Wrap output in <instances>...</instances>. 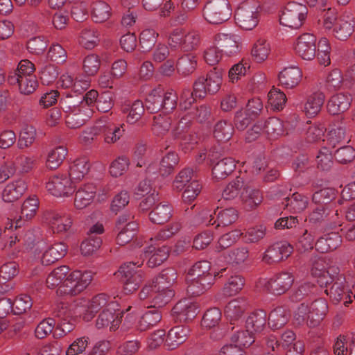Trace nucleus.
<instances>
[{
    "instance_id": "nucleus-4",
    "label": "nucleus",
    "mask_w": 355,
    "mask_h": 355,
    "mask_svg": "<svg viewBox=\"0 0 355 355\" xmlns=\"http://www.w3.org/2000/svg\"><path fill=\"white\" fill-rule=\"evenodd\" d=\"M258 5L254 0L241 2L234 12L236 24L243 30L250 31L259 23Z\"/></svg>"
},
{
    "instance_id": "nucleus-32",
    "label": "nucleus",
    "mask_w": 355,
    "mask_h": 355,
    "mask_svg": "<svg viewBox=\"0 0 355 355\" xmlns=\"http://www.w3.org/2000/svg\"><path fill=\"white\" fill-rule=\"evenodd\" d=\"M236 168L235 161L232 157H225L211 166L214 178L217 180H224Z\"/></svg>"
},
{
    "instance_id": "nucleus-13",
    "label": "nucleus",
    "mask_w": 355,
    "mask_h": 355,
    "mask_svg": "<svg viewBox=\"0 0 355 355\" xmlns=\"http://www.w3.org/2000/svg\"><path fill=\"white\" fill-rule=\"evenodd\" d=\"M345 283V277L343 275H340V276L337 277L336 282H334L331 288L324 291V293L329 296L334 304H338L344 299L345 300L344 302L345 306L352 302L351 296Z\"/></svg>"
},
{
    "instance_id": "nucleus-49",
    "label": "nucleus",
    "mask_w": 355,
    "mask_h": 355,
    "mask_svg": "<svg viewBox=\"0 0 355 355\" xmlns=\"http://www.w3.org/2000/svg\"><path fill=\"white\" fill-rule=\"evenodd\" d=\"M67 154V150L64 146H60L55 148L49 153L46 162V167L51 170L58 168L62 163Z\"/></svg>"
},
{
    "instance_id": "nucleus-62",
    "label": "nucleus",
    "mask_w": 355,
    "mask_h": 355,
    "mask_svg": "<svg viewBox=\"0 0 355 355\" xmlns=\"http://www.w3.org/2000/svg\"><path fill=\"white\" fill-rule=\"evenodd\" d=\"M316 235H318V234L311 233L306 228L303 234L297 239L296 246L298 251L304 252L312 250L315 247V237Z\"/></svg>"
},
{
    "instance_id": "nucleus-29",
    "label": "nucleus",
    "mask_w": 355,
    "mask_h": 355,
    "mask_svg": "<svg viewBox=\"0 0 355 355\" xmlns=\"http://www.w3.org/2000/svg\"><path fill=\"white\" fill-rule=\"evenodd\" d=\"M245 311V304L243 301L239 300H231L225 308V314L230 320L231 330L235 328V324L239 322Z\"/></svg>"
},
{
    "instance_id": "nucleus-25",
    "label": "nucleus",
    "mask_w": 355,
    "mask_h": 355,
    "mask_svg": "<svg viewBox=\"0 0 355 355\" xmlns=\"http://www.w3.org/2000/svg\"><path fill=\"white\" fill-rule=\"evenodd\" d=\"M355 22L340 17L338 21L330 31L332 35L340 41H347L354 33Z\"/></svg>"
},
{
    "instance_id": "nucleus-23",
    "label": "nucleus",
    "mask_w": 355,
    "mask_h": 355,
    "mask_svg": "<svg viewBox=\"0 0 355 355\" xmlns=\"http://www.w3.org/2000/svg\"><path fill=\"white\" fill-rule=\"evenodd\" d=\"M342 243L341 236L338 232H330L320 236L315 244L320 253H327L336 250Z\"/></svg>"
},
{
    "instance_id": "nucleus-15",
    "label": "nucleus",
    "mask_w": 355,
    "mask_h": 355,
    "mask_svg": "<svg viewBox=\"0 0 355 355\" xmlns=\"http://www.w3.org/2000/svg\"><path fill=\"white\" fill-rule=\"evenodd\" d=\"M170 248L166 245H150L144 250V256L148 258L147 265L149 268H153L161 265L165 261L169 255Z\"/></svg>"
},
{
    "instance_id": "nucleus-54",
    "label": "nucleus",
    "mask_w": 355,
    "mask_h": 355,
    "mask_svg": "<svg viewBox=\"0 0 355 355\" xmlns=\"http://www.w3.org/2000/svg\"><path fill=\"white\" fill-rule=\"evenodd\" d=\"M98 36L97 31L85 28L81 31L79 42L86 49H92L100 41Z\"/></svg>"
},
{
    "instance_id": "nucleus-43",
    "label": "nucleus",
    "mask_w": 355,
    "mask_h": 355,
    "mask_svg": "<svg viewBox=\"0 0 355 355\" xmlns=\"http://www.w3.org/2000/svg\"><path fill=\"white\" fill-rule=\"evenodd\" d=\"M245 180L241 176H237L230 181L222 192L224 200H230L236 198L245 187Z\"/></svg>"
},
{
    "instance_id": "nucleus-59",
    "label": "nucleus",
    "mask_w": 355,
    "mask_h": 355,
    "mask_svg": "<svg viewBox=\"0 0 355 355\" xmlns=\"http://www.w3.org/2000/svg\"><path fill=\"white\" fill-rule=\"evenodd\" d=\"M194 171L193 168H185L180 171L176 175L175 180L173 182V187L174 190L180 191L193 180Z\"/></svg>"
},
{
    "instance_id": "nucleus-45",
    "label": "nucleus",
    "mask_w": 355,
    "mask_h": 355,
    "mask_svg": "<svg viewBox=\"0 0 355 355\" xmlns=\"http://www.w3.org/2000/svg\"><path fill=\"white\" fill-rule=\"evenodd\" d=\"M162 88L158 87L153 89L147 96L145 101V107L148 112L154 114L159 111L162 112Z\"/></svg>"
},
{
    "instance_id": "nucleus-51",
    "label": "nucleus",
    "mask_w": 355,
    "mask_h": 355,
    "mask_svg": "<svg viewBox=\"0 0 355 355\" xmlns=\"http://www.w3.org/2000/svg\"><path fill=\"white\" fill-rule=\"evenodd\" d=\"M244 285L245 279L241 275L231 276L223 286V294L229 297L235 295L242 290Z\"/></svg>"
},
{
    "instance_id": "nucleus-53",
    "label": "nucleus",
    "mask_w": 355,
    "mask_h": 355,
    "mask_svg": "<svg viewBox=\"0 0 355 355\" xmlns=\"http://www.w3.org/2000/svg\"><path fill=\"white\" fill-rule=\"evenodd\" d=\"M218 272L211 270V263L207 260L196 262L188 270L187 275L193 277H204L205 275H215Z\"/></svg>"
},
{
    "instance_id": "nucleus-40",
    "label": "nucleus",
    "mask_w": 355,
    "mask_h": 355,
    "mask_svg": "<svg viewBox=\"0 0 355 355\" xmlns=\"http://www.w3.org/2000/svg\"><path fill=\"white\" fill-rule=\"evenodd\" d=\"M179 157L175 151H168L164 155L159 163V173L163 177H167L173 173L179 163Z\"/></svg>"
},
{
    "instance_id": "nucleus-42",
    "label": "nucleus",
    "mask_w": 355,
    "mask_h": 355,
    "mask_svg": "<svg viewBox=\"0 0 355 355\" xmlns=\"http://www.w3.org/2000/svg\"><path fill=\"white\" fill-rule=\"evenodd\" d=\"M320 19H318V24L328 31H330L336 23L338 21L339 17L337 10L334 7L320 8Z\"/></svg>"
},
{
    "instance_id": "nucleus-26",
    "label": "nucleus",
    "mask_w": 355,
    "mask_h": 355,
    "mask_svg": "<svg viewBox=\"0 0 355 355\" xmlns=\"http://www.w3.org/2000/svg\"><path fill=\"white\" fill-rule=\"evenodd\" d=\"M173 209L168 202H159L149 213V219L154 223L162 225L167 223L173 216Z\"/></svg>"
},
{
    "instance_id": "nucleus-63",
    "label": "nucleus",
    "mask_w": 355,
    "mask_h": 355,
    "mask_svg": "<svg viewBox=\"0 0 355 355\" xmlns=\"http://www.w3.org/2000/svg\"><path fill=\"white\" fill-rule=\"evenodd\" d=\"M53 315L58 318V322H71V320L76 322L77 319L73 315L72 311L69 309L67 304L60 302L56 304L53 311Z\"/></svg>"
},
{
    "instance_id": "nucleus-18",
    "label": "nucleus",
    "mask_w": 355,
    "mask_h": 355,
    "mask_svg": "<svg viewBox=\"0 0 355 355\" xmlns=\"http://www.w3.org/2000/svg\"><path fill=\"white\" fill-rule=\"evenodd\" d=\"M326 208L323 207H316L309 214L306 220V228L311 233L319 234L325 230L327 223L325 220Z\"/></svg>"
},
{
    "instance_id": "nucleus-21",
    "label": "nucleus",
    "mask_w": 355,
    "mask_h": 355,
    "mask_svg": "<svg viewBox=\"0 0 355 355\" xmlns=\"http://www.w3.org/2000/svg\"><path fill=\"white\" fill-rule=\"evenodd\" d=\"M96 188L92 183H87L80 186L77 190L74 205L78 209H82L89 205L96 195Z\"/></svg>"
},
{
    "instance_id": "nucleus-44",
    "label": "nucleus",
    "mask_w": 355,
    "mask_h": 355,
    "mask_svg": "<svg viewBox=\"0 0 355 355\" xmlns=\"http://www.w3.org/2000/svg\"><path fill=\"white\" fill-rule=\"evenodd\" d=\"M334 355H355V337L353 336L349 342L347 336L340 335L334 345Z\"/></svg>"
},
{
    "instance_id": "nucleus-56",
    "label": "nucleus",
    "mask_w": 355,
    "mask_h": 355,
    "mask_svg": "<svg viewBox=\"0 0 355 355\" xmlns=\"http://www.w3.org/2000/svg\"><path fill=\"white\" fill-rule=\"evenodd\" d=\"M317 59L321 65L328 66L331 63V46L327 38L322 37L316 45Z\"/></svg>"
},
{
    "instance_id": "nucleus-17",
    "label": "nucleus",
    "mask_w": 355,
    "mask_h": 355,
    "mask_svg": "<svg viewBox=\"0 0 355 355\" xmlns=\"http://www.w3.org/2000/svg\"><path fill=\"white\" fill-rule=\"evenodd\" d=\"M352 98L347 93H338L333 95L327 102V108L331 115H340L350 107Z\"/></svg>"
},
{
    "instance_id": "nucleus-57",
    "label": "nucleus",
    "mask_w": 355,
    "mask_h": 355,
    "mask_svg": "<svg viewBox=\"0 0 355 355\" xmlns=\"http://www.w3.org/2000/svg\"><path fill=\"white\" fill-rule=\"evenodd\" d=\"M145 112V106L140 100H137L130 106L123 108V112H128L127 122L131 124L135 123L141 119Z\"/></svg>"
},
{
    "instance_id": "nucleus-58",
    "label": "nucleus",
    "mask_w": 355,
    "mask_h": 355,
    "mask_svg": "<svg viewBox=\"0 0 355 355\" xmlns=\"http://www.w3.org/2000/svg\"><path fill=\"white\" fill-rule=\"evenodd\" d=\"M221 316V311L218 308H210L204 313L201 324L207 329L215 328L219 324Z\"/></svg>"
},
{
    "instance_id": "nucleus-60",
    "label": "nucleus",
    "mask_w": 355,
    "mask_h": 355,
    "mask_svg": "<svg viewBox=\"0 0 355 355\" xmlns=\"http://www.w3.org/2000/svg\"><path fill=\"white\" fill-rule=\"evenodd\" d=\"M162 112L164 114L173 112L178 105V97L176 92L173 89L164 91L162 89Z\"/></svg>"
},
{
    "instance_id": "nucleus-8",
    "label": "nucleus",
    "mask_w": 355,
    "mask_h": 355,
    "mask_svg": "<svg viewBox=\"0 0 355 355\" xmlns=\"http://www.w3.org/2000/svg\"><path fill=\"white\" fill-rule=\"evenodd\" d=\"M294 280V276L291 272H282L270 278L265 284V288L272 294L281 295L291 288Z\"/></svg>"
},
{
    "instance_id": "nucleus-19",
    "label": "nucleus",
    "mask_w": 355,
    "mask_h": 355,
    "mask_svg": "<svg viewBox=\"0 0 355 355\" xmlns=\"http://www.w3.org/2000/svg\"><path fill=\"white\" fill-rule=\"evenodd\" d=\"M100 135H102L105 142L114 144L123 135L125 130L124 124H115L110 121L98 123Z\"/></svg>"
},
{
    "instance_id": "nucleus-39",
    "label": "nucleus",
    "mask_w": 355,
    "mask_h": 355,
    "mask_svg": "<svg viewBox=\"0 0 355 355\" xmlns=\"http://www.w3.org/2000/svg\"><path fill=\"white\" fill-rule=\"evenodd\" d=\"M308 202L306 196L296 192L291 198H284L283 205L290 212L300 213L306 208Z\"/></svg>"
},
{
    "instance_id": "nucleus-2",
    "label": "nucleus",
    "mask_w": 355,
    "mask_h": 355,
    "mask_svg": "<svg viewBox=\"0 0 355 355\" xmlns=\"http://www.w3.org/2000/svg\"><path fill=\"white\" fill-rule=\"evenodd\" d=\"M114 275L123 285V291L127 295L136 291L144 281V272L137 270L134 263L121 265Z\"/></svg>"
},
{
    "instance_id": "nucleus-12",
    "label": "nucleus",
    "mask_w": 355,
    "mask_h": 355,
    "mask_svg": "<svg viewBox=\"0 0 355 355\" xmlns=\"http://www.w3.org/2000/svg\"><path fill=\"white\" fill-rule=\"evenodd\" d=\"M307 325L310 327L318 326L328 312V304L322 297L315 300L308 309Z\"/></svg>"
},
{
    "instance_id": "nucleus-50",
    "label": "nucleus",
    "mask_w": 355,
    "mask_h": 355,
    "mask_svg": "<svg viewBox=\"0 0 355 355\" xmlns=\"http://www.w3.org/2000/svg\"><path fill=\"white\" fill-rule=\"evenodd\" d=\"M12 313L15 315L26 313L33 306V300L30 295L21 294L14 301L11 300Z\"/></svg>"
},
{
    "instance_id": "nucleus-1",
    "label": "nucleus",
    "mask_w": 355,
    "mask_h": 355,
    "mask_svg": "<svg viewBox=\"0 0 355 355\" xmlns=\"http://www.w3.org/2000/svg\"><path fill=\"white\" fill-rule=\"evenodd\" d=\"M223 70L214 67L205 76H200L193 83V94L198 98H204L207 94H216L222 85Z\"/></svg>"
},
{
    "instance_id": "nucleus-37",
    "label": "nucleus",
    "mask_w": 355,
    "mask_h": 355,
    "mask_svg": "<svg viewBox=\"0 0 355 355\" xmlns=\"http://www.w3.org/2000/svg\"><path fill=\"white\" fill-rule=\"evenodd\" d=\"M90 164L87 157L76 159L70 166L69 176L74 182L82 180L87 174Z\"/></svg>"
},
{
    "instance_id": "nucleus-5",
    "label": "nucleus",
    "mask_w": 355,
    "mask_h": 355,
    "mask_svg": "<svg viewBox=\"0 0 355 355\" xmlns=\"http://www.w3.org/2000/svg\"><path fill=\"white\" fill-rule=\"evenodd\" d=\"M307 14L308 9L306 5L290 1L281 11L279 23L291 28H299L302 26Z\"/></svg>"
},
{
    "instance_id": "nucleus-22",
    "label": "nucleus",
    "mask_w": 355,
    "mask_h": 355,
    "mask_svg": "<svg viewBox=\"0 0 355 355\" xmlns=\"http://www.w3.org/2000/svg\"><path fill=\"white\" fill-rule=\"evenodd\" d=\"M189 331V329L184 325H178L171 328L165 339V345L168 349H175L184 343L187 339Z\"/></svg>"
},
{
    "instance_id": "nucleus-28",
    "label": "nucleus",
    "mask_w": 355,
    "mask_h": 355,
    "mask_svg": "<svg viewBox=\"0 0 355 355\" xmlns=\"http://www.w3.org/2000/svg\"><path fill=\"white\" fill-rule=\"evenodd\" d=\"M68 246L63 242L55 243L43 253L41 261L44 266H49L62 259L67 254Z\"/></svg>"
},
{
    "instance_id": "nucleus-27",
    "label": "nucleus",
    "mask_w": 355,
    "mask_h": 355,
    "mask_svg": "<svg viewBox=\"0 0 355 355\" xmlns=\"http://www.w3.org/2000/svg\"><path fill=\"white\" fill-rule=\"evenodd\" d=\"M46 220L53 225L58 233L68 231L72 225V220L69 215L62 214L53 210H49L44 213Z\"/></svg>"
},
{
    "instance_id": "nucleus-16",
    "label": "nucleus",
    "mask_w": 355,
    "mask_h": 355,
    "mask_svg": "<svg viewBox=\"0 0 355 355\" xmlns=\"http://www.w3.org/2000/svg\"><path fill=\"white\" fill-rule=\"evenodd\" d=\"M80 277L79 270H74L68 274L62 284L57 288L59 295L75 296L83 291L85 286L80 285L78 278Z\"/></svg>"
},
{
    "instance_id": "nucleus-64",
    "label": "nucleus",
    "mask_w": 355,
    "mask_h": 355,
    "mask_svg": "<svg viewBox=\"0 0 355 355\" xmlns=\"http://www.w3.org/2000/svg\"><path fill=\"white\" fill-rule=\"evenodd\" d=\"M269 52V44L263 40H258L252 47L251 55L256 62L260 63L266 60Z\"/></svg>"
},
{
    "instance_id": "nucleus-31",
    "label": "nucleus",
    "mask_w": 355,
    "mask_h": 355,
    "mask_svg": "<svg viewBox=\"0 0 355 355\" xmlns=\"http://www.w3.org/2000/svg\"><path fill=\"white\" fill-rule=\"evenodd\" d=\"M240 199L244 209L251 211L261 203L263 197L259 189H251L245 185L241 193Z\"/></svg>"
},
{
    "instance_id": "nucleus-52",
    "label": "nucleus",
    "mask_w": 355,
    "mask_h": 355,
    "mask_svg": "<svg viewBox=\"0 0 355 355\" xmlns=\"http://www.w3.org/2000/svg\"><path fill=\"white\" fill-rule=\"evenodd\" d=\"M158 33L153 29H145L139 35V46L143 52L150 51L155 45Z\"/></svg>"
},
{
    "instance_id": "nucleus-30",
    "label": "nucleus",
    "mask_w": 355,
    "mask_h": 355,
    "mask_svg": "<svg viewBox=\"0 0 355 355\" xmlns=\"http://www.w3.org/2000/svg\"><path fill=\"white\" fill-rule=\"evenodd\" d=\"M27 189L24 180L19 179L9 183L3 189L2 198L5 202H12L19 199Z\"/></svg>"
},
{
    "instance_id": "nucleus-10",
    "label": "nucleus",
    "mask_w": 355,
    "mask_h": 355,
    "mask_svg": "<svg viewBox=\"0 0 355 355\" xmlns=\"http://www.w3.org/2000/svg\"><path fill=\"white\" fill-rule=\"evenodd\" d=\"M171 311L175 322L180 323L191 322L198 313L197 304L187 299H182L178 302Z\"/></svg>"
},
{
    "instance_id": "nucleus-14",
    "label": "nucleus",
    "mask_w": 355,
    "mask_h": 355,
    "mask_svg": "<svg viewBox=\"0 0 355 355\" xmlns=\"http://www.w3.org/2000/svg\"><path fill=\"white\" fill-rule=\"evenodd\" d=\"M267 314L263 309H257L252 312L245 320V328L258 337L266 330Z\"/></svg>"
},
{
    "instance_id": "nucleus-55",
    "label": "nucleus",
    "mask_w": 355,
    "mask_h": 355,
    "mask_svg": "<svg viewBox=\"0 0 355 355\" xmlns=\"http://www.w3.org/2000/svg\"><path fill=\"white\" fill-rule=\"evenodd\" d=\"M102 239L98 236L91 235L85 239L80 244V250L83 256L92 255L101 246Z\"/></svg>"
},
{
    "instance_id": "nucleus-11",
    "label": "nucleus",
    "mask_w": 355,
    "mask_h": 355,
    "mask_svg": "<svg viewBox=\"0 0 355 355\" xmlns=\"http://www.w3.org/2000/svg\"><path fill=\"white\" fill-rule=\"evenodd\" d=\"M293 249L292 245L286 241L277 242L266 250L263 261L268 264L282 261L291 254Z\"/></svg>"
},
{
    "instance_id": "nucleus-20",
    "label": "nucleus",
    "mask_w": 355,
    "mask_h": 355,
    "mask_svg": "<svg viewBox=\"0 0 355 355\" xmlns=\"http://www.w3.org/2000/svg\"><path fill=\"white\" fill-rule=\"evenodd\" d=\"M122 313H116L114 309H105L98 315L96 322L98 329L110 327V331H115L121 322Z\"/></svg>"
},
{
    "instance_id": "nucleus-61",
    "label": "nucleus",
    "mask_w": 355,
    "mask_h": 355,
    "mask_svg": "<svg viewBox=\"0 0 355 355\" xmlns=\"http://www.w3.org/2000/svg\"><path fill=\"white\" fill-rule=\"evenodd\" d=\"M175 295V291L173 290H157L155 289V292L153 295L152 302L153 305L150 308H155L159 309V308L164 307L166 305Z\"/></svg>"
},
{
    "instance_id": "nucleus-24",
    "label": "nucleus",
    "mask_w": 355,
    "mask_h": 355,
    "mask_svg": "<svg viewBox=\"0 0 355 355\" xmlns=\"http://www.w3.org/2000/svg\"><path fill=\"white\" fill-rule=\"evenodd\" d=\"M178 278L176 270L173 267L163 269L158 275L153 279L155 289L172 290L171 287L175 283Z\"/></svg>"
},
{
    "instance_id": "nucleus-47",
    "label": "nucleus",
    "mask_w": 355,
    "mask_h": 355,
    "mask_svg": "<svg viewBox=\"0 0 355 355\" xmlns=\"http://www.w3.org/2000/svg\"><path fill=\"white\" fill-rule=\"evenodd\" d=\"M151 309L146 311L139 321V327L141 331H146L153 327L162 320V312L159 309Z\"/></svg>"
},
{
    "instance_id": "nucleus-35",
    "label": "nucleus",
    "mask_w": 355,
    "mask_h": 355,
    "mask_svg": "<svg viewBox=\"0 0 355 355\" xmlns=\"http://www.w3.org/2000/svg\"><path fill=\"white\" fill-rule=\"evenodd\" d=\"M92 18L95 23L106 21L112 15L110 6L104 1H96L92 4Z\"/></svg>"
},
{
    "instance_id": "nucleus-38",
    "label": "nucleus",
    "mask_w": 355,
    "mask_h": 355,
    "mask_svg": "<svg viewBox=\"0 0 355 355\" xmlns=\"http://www.w3.org/2000/svg\"><path fill=\"white\" fill-rule=\"evenodd\" d=\"M197 67L196 56L192 53L184 54L178 58L176 69L179 74L188 76L193 73Z\"/></svg>"
},
{
    "instance_id": "nucleus-33",
    "label": "nucleus",
    "mask_w": 355,
    "mask_h": 355,
    "mask_svg": "<svg viewBox=\"0 0 355 355\" xmlns=\"http://www.w3.org/2000/svg\"><path fill=\"white\" fill-rule=\"evenodd\" d=\"M280 83L286 88H293L298 85L302 78L301 70L296 67L284 69L278 76Z\"/></svg>"
},
{
    "instance_id": "nucleus-9",
    "label": "nucleus",
    "mask_w": 355,
    "mask_h": 355,
    "mask_svg": "<svg viewBox=\"0 0 355 355\" xmlns=\"http://www.w3.org/2000/svg\"><path fill=\"white\" fill-rule=\"evenodd\" d=\"M316 36L311 33H303L296 40L295 53L305 60H312L316 56Z\"/></svg>"
},
{
    "instance_id": "nucleus-41",
    "label": "nucleus",
    "mask_w": 355,
    "mask_h": 355,
    "mask_svg": "<svg viewBox=\"0 0 355 355\" xmlns=\"http://www.w3.org/2000/svg\"><path fill=\"white\" fill-rule=\"evenodd\" d=\"M325 100V95L322 92H315L311 95L305 105L304 111L309 117H313L321 110Z\"/></svg>"
},
{
    "instance_id": "nucleus-3",
    "label": "nucleus",
    "mask_w": 355,
    "mask_h": 355,
    "mask_svg": "<svg viewBox=\"0 0 355 355\" xmlns=\"http://www.w3.org/2000/svg\"><path fill=\"white\" fill-rule=\"evenodd\" d=\"M232 10L228 0H208L202 9L205 19L211 24H221L229 20Z\"/></svg>"
},
{
    "instance_id": "nucleus-34",
    "label": "nucleus",
    "mask_w": 355,
    "mask_h": 355,
    "mask_svg": "<svg viewBox=\"0 0 355 355\" xmlns=\"http://www.w3.org/2000/svg\"><path fill=\"white\" fill-rule=\"evenodd\" d=\"M338 191L332 187H325L315 191L312 196V201L317 207L327 209V205L333 202L338 197Z\"/></svg>"
},
{
    "instance_id": "nucleus-36",
    "label": "nucleus",
    "mask_w": 355,
    "mask_h": 355,
    "mask_svg": "<svg viewBox=\"0 0 355 355\" xmlns=\"http://www.w3.org/2000/svg\"><path fill=\"white\" fill-rule=\"evenodd\" d=\"M290 315L282 306H277L269 314L268 321L269 327L272 330L282 328L289 320Z\"/></svg>"
},
{
    "instance_id": "nucleus-7",
    "label": "nucleus",
    "mask_w": 355,
    "mask_h": 355,
    "mask_svg": "<svg viewBox=\"0 0 355 355\" xmlns=\"http://www.w3.org/2000/svg\"><path fill=\"white\" fill-rule=\"evenodd\" d=\"M46 188L52 195L61 197L73 194L76 186L69 177L61 175L51 177L46 182Z\"/></svg>"
},
{
    "instance_id": "nucleus-48",
    "label": "nucleus",
    "mask_w": 355,
    "mask_h": 355,
    "mask_svg": "<svg viewBox=\"0 0 355 355\" xmlns=\"http://www.w3.org/2000/svg\"><path fill=\"white\" fill-rule=\"evenodd\" d=\"M233 133L234 126L227 121H219L214 126V136L218 141H229Z\"/></svg>"
},
{
    "instance_id": "nucleus-6",
    "label": "nucleus",
    "mask_w": 355,
    "mask_h": 355,
    "mask_svg": "<svg viewBox=\"0 0 355 355\" xmlns=\"http://www.w3.org/2000/svg\"><path fill=\"white\" fill-rule=\"evenodd\" d=\"M214 44L222 54L229 57L239 54L242 48L239 36L230 31L220 32L216 34Z\"/></svg>"
},
{
    "instance_id": "nucleus-46",
    "label": "nucleus",
    "mask_w": 355,
    "mask_h": 355,
    "mask_svg": "<svg viewBox=\"0 0 355 355\" xmlns=\"http://www.w3.org/2000/svg\"><path fill=\"white\" fill-rule=\"evenodd\" d=\"M69 270V266L65 265L55 268L46 278V284L47 287L51 289L55 288L56 287L58 288L65 279Z\"/></svg>"
}]
</instances>
